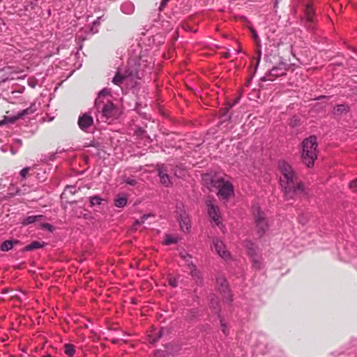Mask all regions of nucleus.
<instances>
[{
	"label": "nucleus",
	"mask_w": 357,
	"mask_h": 357,
	"mask_svg": "<svg viewBox=\"0 0 357 357\" xmlns=\"http://www.w3.org/2000/svg\"><path fill=\"white\" fill-rule=\"evenodd\" d=\"M29 85L32 87V88H34L36 86V82L35 81H32V80H30L29 82Z\"/></svg>",
	"instance_id": "a19ab883"
},
{
	"label": "nucleus",
	"mask_w": 357,
	"mask_h": 357,
	"mask_svg": "<svg viewBox=\"0 0 357 357\" xmlns=\"http://www.w3.org/2000/svg\"><path fill=\"white\" fill-rule=\"evenodd\" d=\"M213 244L216 252L221 258L225 261H228L231 259V255L229 252L227 250L225 245L222 241L218 238H214L213 240Z\"/></svg>",
	"instance_id": "1a4fd4ad"
},
{
	"label": "nucleus",
	"mask_w": 357,
	"mask_h": 357,
	"mask_svg": "<svg viewBox=\"0 0 357 357\" xmlns=\"http://www.w3.org/2000/svg\"><path fill=\"white\" fill-rule=\"evenodd\" d=\"M176 213L178 215V221L181 231L188 232L191 227V223L189 216L185 211L182 204L176 206Z\"/></svg>",
	"instance_id": "0eeeda50"
},
{
	"label": "nucleus",
	"mask_w": 357,
	"mask_h": 357,
	"mask_svg": "<svg viewBox=\"0 0 357 357\" xmlns=\"http://www.w3.org/2000/svg\"><path fill=\"white\" fill-rule=\"evenodd\" d=\"M43 218V215H29L22 220V224L24 225H28L32 224L38 220H41Z\"/></svg>",
	"instance_id": "aec40b11"
},
{
	"label": "nucleus",
	"mask_w": 357,
	"mask_h": 357,
	"mask_svg": "<svg viewBox=\"0 0 357 357\" xmlns=\"http://www.w3.org/2000/svg\"><path fill=\"white\" fill-rule=\"evenodd\" d=\"M155 357H167V353H166V351L158 350V351H155Z\"/></svg>",
	"instance_id": "473e14b6"
},
{
	"label": "nucleus",
	"mask_w": 357,
	"mask_h": 357,
	"mask_svg": "<svg viewBox=\"0 0 357 357\" xmlns=\"http://www.w3.org/2000/svg\"><path fill=\"white\" fill-rule=\"evenodd\" d=\"M36 59H37V58H36V56H34V57L33 58V63H31V64H30V66H32L33 64H35V63H36V61H34Z\"/></svg>",
	"instance_id": "79ce46f5"
},
{
	"label": "nucleus",
	"mask_w": 357,
	"mask_h": 357,
	"mask_svg": "<svg viewBox=\"0 0 357 357\" xmlns=\"http://www.w3.org/2000/svg\"><path fill=\"white\" fill-rule=\"evenodd\" d=\"M168 1H169V0H162L161 3H160V9L162 8L165 7L167 5Z\"/></svg>",
	"instance_id": "58836bf2"
},
{
	"label": "nucleus",
	"mask_w": 357,
	"mask_h": 357,
	"mask_svg": "<svg viewBox=\"0 0 357 357\" xmlns=\"http://www.w3.org/2000/svg\"><path fill=\"white\" fill-rule=\"evenodd\" d=\"M95 107L98 121L110 123L119 116V109L110 100L109 92L107 89H102L99 93Z\"/></svg>",
	"instance_id": "f03ea898"
},
{
	"label": "nucleus",
	"mask_w": 357,
	"mask_h": 357,
	"mask_svg": "<svg viewBox=\"0 0 357 357\" xmlns=\"http://www.w3.org/2000/svg\"><path fill=\"white\" fill-rule=\"evenodd\" d=\"M19 243V241L17 240H8L5 241L1 245V250L3 252H8L10 250L13 246Z\"/></svg>",
	"instance_id": "6ab92c4d"
},
{
	"label": "nucleus",
	"mask_w": 357,
	"mask_h": 357,
	"mask_svg": "<svg viewBox=\"0 0 357 357\" xmlns=\"http://www.w3.org/2000/svg\"><path fill=\"white\" fill-rule=\"evenodd\" d=\"M178 280L176 278H170L169 279V284L170 286H172V287H176L178 286Z\"/></svg>",
	"instance_id": "7c9ffc66"
},
{
	"label": "nucleus",
	"mask_w": 357,
	"mask_h": 357,
	"mask_svg": "<svg viewBox=\"0 0 357 357\" xmlns=\"http://www.w3.org/2000/svg\"><path fill=\"white\" fill-rule=\"evenodd\" d=\"M131 75V73H128V72L125 74H121L120 70H119L113 78L112 82L116 85L120 86L124 79H128Z\"/></svg>",
	"instance_id": "2eb2a0df"
},
{
	"label": "nucleus",
	"mask_w": 357,
	"mask_h": 357,
	"mask_svg": "<svg viewBox=\"0 0 357 357\" xmlns=\"http://www.w3.org/2000/svg\"><path fill=\"white\" fill-rule=\"evenodd\" d=\"M188 267L192 277L197 279H201L202 275L199 271L196 268L195 265H193L192 264H189Z\"/></svg>",
	"instance_id": "5701e85b"
},
{
	"label": "nucleus",
	"mask_w": 357,
	"mask_h": 357,
	"mask_svg": "<svg viewBox=\"0 0 357 357\" xmlns=\"http://www.w3.org/2000/svg\"><path fill=\"white\" fill-rule=\"evenodd\" d=\"M65 348V354L68 357H73L75 353V347L71 344H66L64 346Z\"/></svg>",
	"instance_id": "b1692460"
},
{
	"label": "nucleus",
	"mask_w": 357,
	"mask_h": 357,
	"mask_svg": "<svg viewBox=\"0 0 357 357\" xmlns=\"http://www.w3.org/2000/svg\"><path fill=\"white\" fill-rule=\"evenodd\" d=\"M206 204L208 208V214L209 217L215 222L216 225L220 226L221 223V216L220 213V209L217 205L214 204V201L212 199H207Z\"/></svg>",
	"instance_id": "6e6552de"
},
{
	"label": "nucleus",
	"mask_w": 357,
	"mask_h": 357,
	"mask_svg": "<svg viewBox=\"0 0 357 357\" xmlns=\"http://www.w3.org/2000/svg\"><path fill=\"white\" fill-rule=\"evenodd\" d=\"M31 168L27 167H24L23 168L20 172V176L22 177V178H25L27 174L29 173V172L30 171Z\"/></svg>",
	"instance_id": "c85d7f7f"
},
{
	"label": "nucleus",
	"mask_w": 357,
	"mask_h": 357,
	"mask_svg": "<svg viewBox=\"0 0 357 357\" xmlns=\"http://www.w3.org/2000/svg\"><path fill=\"white\" fill-rule=\"evenodd\" d=\"M317 137L314 135L305 139L302 142V161L309 168L314 165V161L317 158Z\"/></svg>",
	"instance_id": "7ed1b4c3"
},
{
	"label": "nucleus",
	"mask_w": 357,
	"mask_h": 357,
	"mask_svg": "<svg viewBox=\"0 0 357 357\" xmlns=\"http://www.w3.org/2000/svg\"><path fill=\"white\" fill-rule=\"evenodd\" d=\"M250 31L252 32V36H253L255 40L257 41L259 39L257 31L252 28L250 29Z\"/></svg>",
	"instance_id": "e433bc0d"
},
{
	"label": "nucleus",
	"mask_w": 357,
	"mask_h": 357,
	"mask_svg": "<svg viewBox=\"0 0 357 357\" xmlns=\"http://www.w3.org/2000/svg\"><path fill=\"white\" fill-rule=\"evenodd\" d=\"M221 330L225 335H227L228 329L225 323H224L222 320H221Z\"/></svg>",
	"instance_id": "72a5a7b5"
},
{
	"label": "nucleus",
	"mask_w": 357,
	"mask_h": 357,
	"mask_svg": "<svg viewBox=\"0 0 357 357\" xmlns=\"http://www.w3.org/2000/svg\"><path fill=\"white\" fill-rule=\"evenodd\" d=\"M43 246H44L43 244L40 243L38 241H33L29 245H26L24 248V251H31L35 249H38V248H43Z\"/></svg>",
	"instance_id": "4be33fe9"
},
{
	"label": "nucleus",
	"mask_w": 357,
	"mask_h": 357,
	"mask_svg": "<svg viewBox=\"0 0 357 357\" xmlns=\"http://www.w3.org/2000/svg\"><path fill=\"white\" fill-rule=\"evenodd\" d=\"M43 357H52V356H51V355H50V354H47V355H45V356H43Z\"/></svg>",
	"instance_id": "c03bdc74"
},
{
	"label": "nucleus",
	"mask_w": 357,
	"mask_h": 357,
	"mask_svg": "<svg viewBox=\"0 0 357 357\" xmlns=\"http://www.w3.org/2000/svg\"><path fill=\"white\" fill-rule=\"evenodd\" d=\"M253 215L256 225V231L259 236H262L269 227L266 215L257 206L253 208Z\"/></svg>",
	"instance_id": "39448f33"
},
{
	"label": "nucleus",
	"mask_w": 357,
	"mask_h": 357,
	"mask_svg": "<svg viewBox=\"0 0 357 357\" xmlns=\"http://www.w3.org/2000/svg\"><path fill=\"white\" fill-rule=\"evenodd\" d=\"M314 10L311 4H307L305 8V17L307 22H313Z\"/></svg>",
	"instance_id": "f3484780"
},
{
	"label": "nucleus",
	"mask_w": 357,
	"mask_h": 357,
	"mask_svg": "<svg viewBox=\"0 0 357 357\" xmlns=\"http://www.w3.org/2000/svg\"><path fill=\"white\" fill-rule=\"evenodd\" d=\"M216 282L218 286V289L224 294V298L229 301H231V296L228 289V285L226 279L223 276H219L216 279Z\"/></svg>",
	"instance_id": "9b49d317"
},
{
	"label": "nucleus",
	"mask_w": 357,
	"mask_h": 357,
	"mask_svg": "<svg viewBox=\"0 0 357 357\" xmlns=\"http://www.w3.org/2000/svg\"><path fill=\"white\" fill-rule=\"evenodd\" d=\"M114 206L117 208H123L128 203V197L126 195L119 194L114 199Z\"/></svg>",
	"instance_id": "dca6fc26"
},
{
	"label": "nucleus",
	"mask_w": 357,
	"mask_h": 357,
	"mask_svg": "<svg viewBox=\"0 0 357 357\" xmlns=\"http://www.w3.org/2000/svg\"><path fill=\"white\" fill-rule=\"evenodd\" d=\"M125 182H126L127 184H128V185H132V186H134V185H135L137 184V181H136V180H135V179H134V178H126V179L125 180Z\"/></svg>",
	"instance_id": "2f4dec72"
},
{
	"label": "nucleus",
	"mask_w": 357,
	"mask_h": 357,
	"mask_svg": "<svg viewBox=\"0 0 357 357\" xmlns=\"http://www.w3.org/2000/svg\"><path fill=\"white\" fill-rule=\"evenodd\" d=\"M26 77V75H24L22 76H20V77H17V78H22V77Z\"/></svg>",
	"instance_id": "49530a36"
},
{
	"label": "nucleus",
	"mask_w": 357,
	"mask_h": 357,
	"mask_svg": "<svg viewBox=\"0 0 357 357\" xmlns=\"http://www.w3.org/2000/svg\"><path fill=\"white\" fill-rule=\"evenodd\" d=\"M42 227H43V228H46V229H48V230H50V231H52V226L51 225L48 224V223H44V224H43V225H42Z\"/></svg>",
	"instance_id": "4c0bfd02"
},
{
	"label": "nucleus",
	"mask_w": 357,
	"mask_h": 357,
	"mask_svg": "<svg viewBox=\"0 0 357 357\" xmlns=\"http://www.w3.org/2000/svg\"><path fill=\"white\" fill-rule=\"evenodd\" d=\"M150 216H151V214H145V215H144L139 220H136L135 224L136 225L143 224L145 222V220H147Z\"/></svg>",
	"instance_id": "cd10ccee"
},
{
	"label": "nucleus",
	"mask_w": 357,
	"mask_h": 357,
	"mask_svg": "<svg viewBox=\"0 0 357 357\" xmlns=\"http://www.w3.org/2000/svg\"><path fill=\"white\" fill-rule=\"evenodd\" d=\"M157 334H158V336L155 338L152 337V335H150V337H149L150 342L155 343L159 338H160L162 335V331L161 330V331H158Z\"/></svg>",
	"instance_id": "c756f323"
},
{
	"label": "nucleus",
	"mask_w": 357,
	"mask_h": 357,
	"mask_svg": "<svg viewBox=\"0 0 357 357\" xmlns=\"http://www.w3.org/2000/svg\"><path fill=\"white\" fill-rule=\"evenodd\" d=\"M178 237H174L171 235H169V234H167L165 236V244L166 245H169L172 243H176L178 242Z\"/></svg>",
	"instance_id": "393cba45"
},
{
	"label": "nucleus",
	"mask_w": 357,
	"mask_h": 357,
	"mask_svg": "<svg viewBox=\"0 0 357 357\" xmlns=\"http://www.w3.org/2000/svg\"><path fill=\"white\" fill-rule=\"evenodd\" d=\"M36 110L37 107L36 103H31L29 107L19 112L16 115L12 117V119L13 121H16L19 119H22L25 116L33 114Z\"/></svg>",
	"instance_id": "ddd939ff"
},
{
	"label": "nucleus",
	"mask_w": 357,
	"mask_h": 357,
	"mask_svg": "<svg viewBox=\"0 0 357 357\" xmlns=\"http://www.w3.org/2000/svg\"><path fill=\"white\" fill-rule=\"evenodd\" d=\"M211 186L218 190L217 196L224 203L234 196V188L231 182L223 178H218L211 181Z\"/></svg>",
	"instance_id": "20e7f679"
},
{
	"label": "nucleus",
	"mask_w": 357,
	"mask_h": 357,
	"mask_svg": "<svg viewBox=\"0 0 357 357\" xmlns=\"http://www.w3.org/2000/svg\"><path fill=\"white\" fill-rule=\"evenodd\" d=\"M121 10L123 13L130 15L135 10V6L130 1H126L121 5Z\"/></svg>",
	"instance_id": "a211bd4d"
},
{
	"label": "nucleus",
	"mask_w": 357,
	"mask_h": 357,
	"mask_svg": "<svg viewBox=\"0 0 357 357\" xmlns=\"http://www.w3.org/2000/svg\"><path fill=\"white\" fill-rule=\"evenodd\" d=\"M158 176L160 177L161 183L165 186H169L171 184L170 178L167 174V169H165L163 165L158 169Z\"/></svg>",
	"instance_id": "4468645a"
},
{
	"label": "nucleus",
	"mask_w": 357,
	"mask_h": 357,
	"mask_svg": "<svg viewBox=\"0 0 357 357\" xmlns=\"http://www.w3.org/2000/svg\"><path fill=\"white\" fill-rule=\"evenodd\" d=\"M181 257H182L184 259H185L186 261H188V260L187 259V258H189V259H190V258H191V257H190V256H189V255H188V254H186V253L181 254Z\"/></svg>",
	"instance_id": "ea45409f"
},
{
	"label": "nucleus",
	"mask_w": 357,
	"mask_h": 357,
	"mask_svg": "<svg viewBox=\"0 0 357 357\" xmlns=\"http://www.w3.org/2000/svg\"><path fill=\"white\" fill-rule=\"evenodd\" d=\"M278 70V68H272V69H271V74L272 75H275V76H278V75H283V73H280V74H278V73H277Z\"/></svg>",
	"instance_id": "c9c22d12"
},
{
	"label": "nucleus",
	"mask_w": 357,
	"mask_h": 357,
	"mask_svg": "<svg viewBox=\"0 0 357 357\" xmlns=\"http://www.w3.org/2000/svg\"><path fill=\"white\" fill-rule=\"evenodd\" d=\"M102 199L98 196H93L91 197L90 202L91 206L100 205L101 204Z\"/></svg>",
	"instance_id": "a878e982"
},
{
	"label": "nucleus",
	"mask_w": 357,
	"mask_h": 357,
	"mask_svg": "<svg viewBox=\"0 0 357 357\" xmlns=\"http://www.w3.org/2000/svg\"><path fill=\"white\" fill-rule=\"evenodd\" d=\"M259 61H260V55H259V57H258L257 64L259 63Z\"/></svg>",
	"instance_id": "a18cd8bd"
},
{
	"label": "nucleus",
	"mask_w": 357,
	"mask_h": 357,
	"mask_svg": "<svg viewBox=\"0 0 357 357\" xmlns=\"http://www.w3.org/2000/svg\"><path fill=\"white\" fill-rule=\"evenodd\" d=\"M278 168L281 174L280 185L285 198L291 199L304 195L303 183L297 181L296 174L291 165L285 160H280Z\"/></svg>",
	"instance_id": "f257e3e1"
},
{
	"label": "nucleus",
	"mask_w": 357,
	"mask_h": 357,
	"mask_svg": "<svg viewBox=\"0 0 357 357\" xmlns=\"http://www.w3.org/2000/svg\"><path fill=\"white\" fill-rule=\"evenodd\" d=\"M102 17H98V18H97V19L93 22V26L91 28V31H92L93 33H97V32H98V29H95V28H94V27L99 26V24H100V20L102 19Z\"/></svg>",
	"instance_id": "bb28decb"
},
{
	"label": "nucleus",
	"mask_w": 357,
	"mask_h": 357,
	"mask_svg": "<svg viewBox=\"0 0 357 357\" xmlns=\"http://www.w3.org/2000/svg\"><path fill=\"white\" fill-rule=\"evenodd\" d=\"M77 123L79 128L82 130L86 131L89 127H91L93 125V119L90 115L84 114L79 117Z\"/></svg>",
	"instance_id": "f8f14e48"
},
{
	"label": "nucleus",
	"mask_w": 357,
	"mask_h": 357,
	"mask_svg": "<svg viewBox=\"0 0 357 357\" xmlns=\"http://www.w3.org/2000/svg\"><path fill=\"white\" fill-rule=\"evenodd\" d=\"M213 244L216 252L221 258L225 261H228L231 259V255L229 252L227 250L225 245L222 241L218 238H214L213 240Z\"/></svg>",
	"instance_id": "9d476101"
},
{
	"label": "nucleus",
	"mask_w": 357,
	"mask_h": 357,
	"mask_svg": "<svg viewBox=\"0 0 357 357\" xmlns=\"http://www.w3.org/2000/svg\"><path fill=\"white\" fill-rule=\"evenodd\" d=\"M350 188L352 189L354 191H357V178L354 181H353L350 183Z\"/></svg>",
	"instance_id": "f704fd0d"
},
{
	"label": "nucleus",
	"mask_w": 357,
	"mask_h": 357,
	"mask_svg": "<svg viewBox=\"0 0 357 357\" xmlns=\"http://www.w3.org/2000/svg\"><path fill=\"white\" fill-rule=\"evenodd\" d=\"M244 247L252 259L253 266L257 269H260L262 266V262L261 257L257 255L255 245L252 241L247 240L244 242Z\"/></svg>",
	"instance_id": "423d86ee"
},
{
	"label": "nucleus",
	"mask_w": 357,
	"mask_h": 357,
	"mask_svg": "<svg viewBox=\"0 0 357 357\" xmlns=\"http://www.w3.org/2000/svg\"><path fill=\"white\" fill-rule=\"evenodd\" d=\"M231 107H232V105H230L229 107L225 109V112H227L230 108H231Z\"/></svg>",
	"instance_id": "37998d69"
},
{
	"label": "nucleus",
	"mask_w": 357,
	"mask_h": 357,
	"mask_svg": "<svg viewBox=\"0 0 357 357\" xmlns=\"http://www.w3.org/2000/svg\"><path fill=\"white\" fill-rule=\"evenodd\" d=\"M348 111V106L346 105H338L333 109V114L339 116L342 114L347 113Z\"/></svg>",
	"instance_id": "412c9836"
}]
</instances>
